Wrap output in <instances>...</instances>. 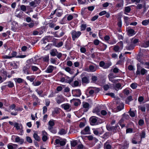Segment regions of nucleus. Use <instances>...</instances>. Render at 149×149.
<instances>
[{
    "label": "nucleus",
    "instance_id": "nucleus-1",
    "mask_svg": "<svg viewBox=\"0 0 149 149\" xmlns=\"http://www.w3.org/2000/svg\"><path fill=\"white\" fill-rule=\"evenodd\" d=\"M72 40L74 41L76 38H78L81 34L80 31H76L75 30L72 31L71 33Z\"/></svg>",
    "mask_w": 149,
    "mask_h": 149
},
{
    "label": "nucleus",
    "instance_id": "nucleus-2",
    "mask_svg": "<svg viewBox=\"0 0 149 149\" xmlns=\"http://www.w3.org/2000/svg\"><path fill=\"white\" fill-rule=\"evenodd\" d=\"M109 80L113 83H116L118 82L120 79H114V78L116 77L113 73H110L108 76Z\"/></svg>",
    "mask_w": 149,
    "mask_h": 149
},
{
    "label": "nucleus",
    "instance_id": "nucleus-3",
    "mask_svg": "<svg viewBox=\"0 0 149 149\" xmlns=\"http://www.w3.org/2000/svg\"><path fill=\"white\" fill-rule=\"evenodd\" d=\"M31 68V64H27L23 68V71L24 73L28 74H31L30 69Z\"/></svg>",
    "mask_w": 149,
    "mask_h": 149
},
{
    "label": "nucleus",
    "instance_id": "nucleus-4",
    "mask_svg": "<svg viewBox=\"0 0 149 149\" xmlns=\"http://www.w3.org/2000/svg\"><path fill=\"white\" fill-rule=\"evenodd\" d=\"M72 95L74 97H79L81 94V91L79 89L72 90Z\"/></svg>",
    "mask_w": 149,
    "mask_h": 149
},
{
    "label": "nucleus",
    "instance_id": "nucleus-5",
    "mask_svg": "<svg viewBox=\"0 0 149 149\" xmlns=\"http://www.w3.org/2000/svg\"><path fill=\"white\" fill-rule=\"evenodd\" d=\"M61 31L60 33H59L60 32V30L55 31L54 34V36L58 38L63 36L65 34V32L63 30H61Z\"/></svg>",
    "mask_w": 149,
    "mask_h": 149
},
{
    "label": "nucleus",
    "instance_id": "nucleus-6",
    "mask_svg": "<svg viewBox=\"0 0 149 149\" xmlns=\"http://www.w3.org/2000/svg\"><path fill=\"white\" fill-rule=\"evenodd\" d=\"M81 133L83 135L91 134L89 127L88 126H86L84 129L81 131Z\"/></svg>",
    "mask_w": 149,
    "mask_h": 149
},
{
    "label": "nucleus",
    "instance_id": "nucleus-7",
    "mask_svg": "<svg viewBox=\"0 0 149 149\" xmlns=\"http://www.w3.org/2000/svg\"><path fill=\"white\" fill-rule=\"evenodd\" d=\"M32 97L33 100L35 101V102H33V105L34 106H36L40 104V100L36 95L33 94L32 95Z\"/></svg>",
    "mask_w": 149,
    "mask_h": 149
},
{
    "label": "nucleus",
    "instance_id": "nucleus-8",
    "mask_svg": "<svg viewBox=\"0 0 149 149\" xmlns=\"http://www.w3.org/2000/svg\"><path fill=\"white\" fill-rule=\"evenodd\" d=\"M147 71L143 68L140 69V68H137L136 73L137 75H139L141 73V74L143 75L147 73Z\"/></svg>",
    "mask_w": 149,
    "mask_h": 149
},
{
    "label": "nucleus",
    "instance_id": "nucleus-9",
    "mask_svg": "<svg viewBox=\"0 0 149 149\" xmlns=\"http://www.w3.org/2000/svg\"><path fill=\"white\" fill-rule=\"evenodd\" d=\"M55 68H56V67L52 65H49L45 70V72L49 73H51L53 72Z\"/></svg>",
    "mask_w": 149,
    "mask_h": 149
},
{
    "label": "nucleus",
    "instance_id": "nucleus-10",
    "mask_svg": "<svg viewBox=\"0 0 149 149\" xmlns=\"http://www.w3.org/2000/svg\"><path fill=\"white\" fill-rule=\"evenodd\" d=\"M70 102H74V104L75 106H77L80 105L81 103V100L79 99L73 98L70 101Z\"/></svg>",
    "mask_w": 149,
    "mask_h": 149
},
{
    "label": "nucleus",
    "instance_id": "nucleus-11",
    "mask_svg": "<svg viewBox=\"0 0 149 149\" xmlns=\"http://www.w3.org/2000/svg\"><path fill=\"white\" fill-rule=\"evenodd\" d=\"M15 137V142L17 143H19L20 144H22L24 142V139H20V137L17 136H13Z\"/></svg>",
    "mask_w": 149,
    "mask_h": 149
},
{
    "label": "nucleus",
    "instance_id": "nucleus-12",
    "mask_svg": "<svg viewBox=\"0 0 149 149\" xmlns=\"http://www.w3.org/2000/svg\"><path fill=\"white\" fill-rule=\"evenodd\" d=\"M102 123V121L100 119L94 116V125H98Z\"/></svg>",
    "mask_w": 149,
    "mask_h": 149
},
{
    "label": "nucleus",
    "instance_id": "nucleus-13",
    "mask_svg": "<svg viewBox=\"0 0 149 149\" xmlns=\"http://www.w3.org/2000/svg\"><path fill=\"white\" fill-rule=\"evenodd\" d=\"M83 107L85 109L84 110V112H86L88 111L89 109V103L85 102H82Z\"/></svg>",
    "mask_w": 149,
    "mask_h": 149
},
{
    "label": "nucleus",
    "instance_id": "nucleus-14",
    "mask_svg": "<svg viewBox=\"0 0 149 149\" xmlns=\"http://www.w3.org/2000/svg\"><path fill=\"white\" fill-rule=\"evenodd\" d=\"M57 97L59 99H56V101L58 104H60L64 101V98L62 95H58Z\"/></svg>",
    "mask_w": 149,
    "mask_h": 149
},
{
    "label": "nucleus",
    "instance_id": "nucleus-15",
    "mask_svg": "<svg viewBox=\"0 0 149 149\" xmlns=\"http://www.w3.org/2000/svg\"><path fill=\"white\" fill-rule=\"evenodd\" d=\"M31 69L33 72H37V74L40 73L41 71L40 70L37 66H35L32 65L31 64Z\"/></svg>",
    "mask_w": 149,
    "mask_h": 149
},
{
    "label": "nucleus",
    "instance_id": "nucleus-16",
    "mask_svg": "<svg viewBox=\"0 0 149 149\" xmlns=\"http://www.w3.org/2000/svg\"><path fill=\"white\" fill-rule=\"evenodd\" d=\"M127 33L129 36H131L135 35L136 33L134 30L130 29H128L127 30Z\"/></svg>",
    "mask_w": 149,
    "mask_h": 149
},
{
    "label": "nucleus",
    "instance_id": "nucleus-17",
    "mask_svg": "<svg viewBox=\"0 0 149 149\" xmlns=\"http://www.w3.org/2000/svg\"><path fill=\"white\" fill-rule=\"evenodd\" d=\"M81 14L84 17L88 13V10L86 8H83L82 9L81 11Z\"/></svg>",
    "mask_w": 149,
    "mask_h": 149
},
{
    "label": "nucleus",
    "instance_id": "nucleus-18",
    "mask_svg": "<svg viewBox=\"0 0 149 149\" xmlns=\"http://www.w3.org/2000/svg\"><path fill=\"white\" fill-rule=\"evenodd\" d=\"M35 78L36 77L33 75L31 76H28L26 77V79L29 81L31 82H33Z\"/></svg>",
    "mask_w": 149,
    "mask_h": 149
},
{
    "label": "nucleus",
    "instance_id": "nucleus-19",
    "mask_svg": "<svg viewBox=\"0 0 149 149\" xmlns=\"http://www.w3.org/2000/svg\"><path fill=\"white\" fill-rule=\"evenodd\" d=\"M84 70L88 72H93V65H90L89 68H85Z\"/></svg>",
    "mask_w": 149,
    "mask_h": 149
},
{
    "label": "nucleus",
    "instance_id": "nucleus-20",
    "mask_svg": "<svg viewBox=\"0 0 149 149\" xmlns=\"http://www.w3.org/2000/svg\"><path fill=\"white\" fill-rule=\"evenodd\" d=\"M81 81L82 83L85 84L88 83L89 82V79L86 77H84L82 78Z\"/></svg>",
    "mask_w": 149,
    "mask_h": 149
},
{
    "label": "nucleus",
    "instance_id": "nucleus-21",
    "mask_svg": "<svg viewBox=\"0 0 149 149\" xmlns=\"http://www.w3.org/2000/svg\"><path fill=\"white\" fill-rule=\"evenodd\" d=\"M6 83H7L8 84L7 85H6L5 86H7L9 88H12L14 86L13 83L10 81H8Z\"/></svg>",
    "mask_w": 149,
    "mask_h": 149
},
{
    "label": "nucleus",
    "instance_id": "nucleus-22",
    "mask_svg": "<svg viewBox=\"0 0 149 149\" xmlns=\"http://www.w3.org/2000/svg\"><path fill=\"white\" fill-rule=\"evenodd\" d=\"M14 79L15 82L18 84L22 83L24 81V80L23 79L20 78H15Z\"/></svg>",
    "mask_w": 149,
    "mask_h": 149
},
{
    "label": "nucleus",
    "instance_id": "nucleus-23",
    "mask_svg": "<svg viewBox=\"0 0 149 149\" xmlns=\"http://www.w3.org/2000/svg\"><path fill=\"white\" fill-rule=\"evenodd\" d=\"M135 46L134 45L131 43L130 45H128L126 47L127 49L129 50L133 49Z\"/></svg>",
    "mask_w": 149,
    "mask_h": 149
},
{
    "label": "nucleus",
    "instance_id": "nucleus-24",
    "mask_svg": "<svg viewBox=\"0 0 149 149\" xmlns=\"http://www.w3.org/2000/svg\"><path fill=\"white\" fill-rule=\"evenodd\" d=\"M33 137L34 139L38 141H40V139L39 136L36 133H34Z\"/></svg>",
    "mask_w": 149,
    "mask_h": 149
},
{
    "label": "nucleus",
    "instance_id": "nucleus-25",
    "mask_svg": "<svg viewBox=\"0 0 149 149\" xmlns=\"http://www.w3.org/2000/svg\"><path fill=\"white\" fill-rule=\"evenodd\" d=\"M77 140H74L71 141V146L72 147H75L77 144Z\"/></svg>",
    "mask_w": 149,
    "mask_h": 149
},
{
    "label": "nucleus",
    "instance_id": "nucleus-26",
    "mask_svg": "<svg viewBox=\"0 0 149 149\" xmlns=\"http://www.w3.org/2000/svg\"><path fill=\"white\" fill-rule=\"evenodd\" d=\"M121 85L120 83L116 84L114 87V89L116 91L118 90L119 89H121Z\"/></svg>",
    "mask_w": 149,
    "mask_h": 149
},
{
    "label": "nucleus",
    "instance_id": "nucleus-27",
    "mask_svg": "<svg viewBox=\"0 0 149 149\" xmlns=\"http://www.w3.org/2000/svg\"><path fill=\"white\" fill-rule=\"evenodd\" d=\"M58 133L61 135H64L67 133V132L64 129L62 128L60 130Z\"/></svg>",
    "mask_w": 149,
    "mask_h": 149
},
{
    "label": "nucleus",
    "instance_id": "nucleus-28",
    "mask_svg": "<svg viewBox=\"0 0 149 149\" xmlns=\"http://www.w3.org/2000/svg\"><path fill=\"white\" fill-rule=\"evenodd\" d=\"M94 113L97 115H100V110L98 107H97L94 110Z\"/></svg>",
    "mask_w": 149,
    "mask_h": 149
},
{
    "label": "nucleus",
    "instance_id": "nucleus-29",
    "mask_svg": "<svg viewBox=\"0 0 149 149\" xmlns=\"http://www.w3.org/2000/svg\"><path fill=\"white\" fill-rule=\"evenodd\" d=\"M124 107V104L122 103H120L117 107V108L118 111H120L123 109Z\"/></svg>",
    "mask_w": 149,
    "mask_h": 149
},
{
    "label": "nucleus",
    "instance_id": "nucleus-30",
    "mask_svg": "<svg viewBox=\"0 0 149 149\" xmlns=\"http://www.w3.org/2000/svg\"><path fill=\"white\" fill-rule=\"evenodd\" d=\"M36 91L37 92V93L40 96L42 97H44V95H43L42 94L43 92V91L42 90H40L39 91L38 90V89H36Z\"/></svg>",
    "mask_w": 149,
    "mask_h": 149
},
{
    "label": "nucleus",
    "instance_id": "nucleus-31",
    "mask_svg": "<svg viewBox=\"0 0 149 149\" xmlns=\"http://www.w3.org/2000/svg\"><path fill=\"white\" fill-rule=\"evenodd\" d=\"M73 80V78H70L68 76L67 77V79H65V82L70 84Z\"/></svg>",
    "mask_w": 149,
    "mask_h": 149
},
{
    "label": "nucleus",
    "instance_id": "nucleus-32",
    "mask_svg": "<svg viewBox=\"0 0 149 149\" xmlns=\"http://www.w3.org/2000/svg\"><path fill=\"white\" fill-rule=\"evenodd\" d=\"M42 82L41 81H33L32 83V84L35 86H39L41 84Z\"/></svg>",
    "mask_w": 149,
    "mask_h": 149
},
{
    "label": "nucleus",
    "instance_id": "nucleus-33",
    "mask_svg": "<svg viewBox=\"0 0 149 149\" xmlns=\"http://www.w3.org/2000/svg\"><path fill=\"white\" fill-rule=\"evenodd\" d=\"M113 50L116 52H119L120 51V47L117 45H115L113 47Z\"/></svg>",
    "mask_w": 149,
    "mask_h": 149
},
{
    "label": "nucleus",
    "instance_id": "nucleus-34",
    "mask_svg": "<svg viewBox=\"0 0 149 149\" xmlns=\"http://www.w3.org/2000/svg\"><path fill=\"white\" fill-rule=\"evenodd\" d=\"M23 109L22 106H17L16 107L15 111H21Z\"/></svg>",
    "mask_w": 149,
    "mask_h": 149
},
{
    "label": "nucleus",
    "instance_id": "nucleus-35",
    "mask_svg": "<svg viewBox=\"0 0 149 149\" xmlns=\"http://www.w3.org/2000/svg\"><path fill=\"white\" fill-rule=\"evenodd\" d=\"M149 23V19L144 20L142 22V24L144 26L147 25Z\"/></svg>",
    "mask_w": 149,
    "mask_h": 149
},
{
    "label": "nucleus",
    "instance_id": "nucleus-36",
    "mask_svg": "<svg viewBox=\"0 0 149 149\" xmlns=\"http://www.w3.org/2000/svg\"><path fill=\"white\" fill-rule=\"evenodd\" d=\"M10 65L13 67V69H17L18 68V66L16 63L14 62L13 63H11L10 64Z\"/></svg>",
    "mask_w": 149,
    "mask_h": 149
},
{
    "label": "nucleus",
    "instance_id": "nucleus-37",
    "mask_svg": "<svg viewBox=\"0 0 149 149\" xmlns=\"http://www.w3.org/2000/svg\"><path fill=\"white\" fill-rule=\"evenodd\" d=\"M56 52L57 53H58V52H57V50L56 49L54 50L53 49L51 51V52H50V54L52 56H56Z\"/></svg>",
    "mask_w": 149,
    "mask_h": 149
},
{
    "label": "nucleus",
    "instance_id": "nucleus-38",
    "mask_svg": "<svg viewBox=\"0 0 149 149\" xmlns=\"http://www.w3.org/2000/svg\"><path fill=\"white\" fill-rule=\"evenodd\" d=\"M61 10V11H57L56 12V15L58 17H60L63 14V11L60 9L57 10Z\"/></svg>",
    "mask_w": 149,
    "mask_h": 149
},
{
    "label": "nucleus",
    "instance_id": "nucleus-39",
    "mask_svg": "<svg viewBox=\"0 0 149 149\" xmlns=\"http://www.w3.org/2000/svg\"><path fill=\"white\" fill-rule=\"evenodd\" d=\"M86 27V24H82L81 26V31H84L85 30Z\"/></svg>",
    "mask_w": 149,
    "mask_h": 149
},
{
    "label": "nucleus",
    "instance_id": "nucleus-40",
    "mask_svg": "<svg viewBox=\"0 0 149 149\" xmlns=\"http://www.w3.org/2000/svg\"><path fill=\"white\" fill-rule=\"evenodd\" d=\"M111 65V63H105L103 68L107 69L109 68Z\"/></svg>",
    "mask_w": 149,
    "mask_h": 149
},
{
    "label": "nucleus",
    "instance_id": "nucleus-41",
    "mask_svg": "<svg viewBox=\"0 0 149 149\" xmlns=\"http://www.w3.org/2000/svg\"><path fill=\"white\" fill-rule=\"evenodd\" d=\"M48 124L49 126L53 127L55 125L54 122L53 120H49L48 122Z\"/></svg>",
    "mask_w": 149,
    "mask_h": 149
},
{
    "label": "nucleus",
    "instance_id": "nucleus-42",
    "mask_svg": "<svg viewBox=\"0 0 149 149\" xmlns=\"http://www.w3.org/2000/svg\"><path fill=\"white\" fill-rule=\"evenodd\" d=\"M123 0L120 1V3H118L116 5V6L117 7H121L123 6Z\"/></svg>",
    "mask_w": 149,
    "mask_h": 149
},
{
    "label": "nucleus",
    "instance_id": "nucleus-43",
    "mask_svg": "<svg viewBox=\"0 0 149 149\" xmlns=\"http://www.w3.org/2000/svg\"><path fill=\"white\" fill-rule=\"evenodd\" d=\"M26 141L29 143H31L33 142L31 138L29 136H26Z\"/></svg>",
    "mask_w": 149,
    "mask_h": 149
},
{
    "label": "nucleus",
    "instance_id": "nucleus-44",
    "mask_svg": "<svg viewBox=\"0 0 149 149\" xmlns=\"http://www.w3.org/2000/svg\"><path fill=\"white\" fill-rule=\"evenodd\" d=\"M48 39L47 37L44 38L42 40V42L43 44H46L48 42Z\"/></svg>",
    "mask_w": 149,
    "mask_h": 149
},
{
    "label": "nucleus",
    "instance_id": "nucleus-45",
    "mask_svg": "<svg viewBox=\"0 0 149 149\" xmlns=\"http://www.w3.org/2000/svg\"><path fill=\"white\" fill-rule=\"evenodd\" d=\"M143 47L145 48L149 47V40L144 42L143 45Z\"/></svg>",
    "mask_w": 149,
    "mask_h": 149
},
{
    "label": "nucleus",
    "instance_id": "nucleus-46",
    "mask_svg": "<svg viewBox=\"0 0 149 149\" xmlns=\"http://www.w3.org/2000/svg\"><path fill=\"white\" fill-rule=\"evenodd\" d=\"M48 25L49 27L51 29L54 28V26L56 25V24L53 22L49 23Z\"/></svg>",
    "mask_w": 149,
    "mask_h": 149
},
{
    "label": "nucleus",
    "instance_id": "nucleus-47",
    "mask_svg": "<svg viewBox=\"0 0 149 149\" xmlns=\"http://www.w3.org/2000/svg\"><path fill=\"white\" fill-rule=\"evenodd\" d=\"M104 146L105 149H111V146L109 144H107V143L104 144Z\"/></svg>",
    "mask_w": 149,
    "mask_h": 149
},
{
    "label": "nucleus",
    "instance_id": "nucleus-48",
    "mask_svg": "<svg viewBox=\"0 0 149 149\" xmlns=\"http://www.w3.org/2000/svg\"><path fill=\"white\" fill-rule=\"evenodd\" d=\"M66 140L65 139H64L63 140L61 141L60 145L61 146H64L66 144Z\"/></svg>",
    "mask_w": 149,
    "mask_h": 149
},
{
    "label": "nucleus",
    "instance_id": "nucleus-49",
    "mask_svg": "<svg viewBox=\"0 0 149 149\" xmlns=\"http://www.w3.org/2000/svg\"><path fill=\"white\" fill-rule=\"evenodd\" d=\"M20 9L23 11H25L26 10V7L25 5H22L20 6Z\"/></svg>",
    "mask_w": 149,
    "mask_h": 149
},
{
    "label": "nucleus",
    "instance_id": "nucleus-50",
    "mask_svg": "<svg viewBox=\"0 0 149 149\" xmlns=\"http://www.w3.org/2000/svg\"><path fill=\"white\" fill-rule=\"evenodd\" d=\"M69 45H70V43L68 41H66L65 42V47L68 50H70V49L71 48V47Z\"/></svg>",
    "mask_w": 149,
    "mask_h": 149
},
{
    "label": "nucleus",
    "instance_id": "nucleus-51",
    "mask_svg": "<svg viewBox=\"0 0 149 149\" xmlns=\"http://www.w3.org/2000/svg\"><path fill=\"white\" fill-rule=\"evenodd\" d=\"M137 86V84L136 83H133L130 85L131 87L133 89L136 88Z\"/></svg>",
    "mask_w": 149,
    "mask_h": 149
},
{
    "label": "nucleus",
    "instance_id": "nucleus-52",
    "mask_svg": "<svg viewBox=\"0 0 149 149\" xmlns=\"http://www.w3.org/2000/svg\"><path fill=\"white\" fill-rule=\"evenodd\" d=\"M86 94L87 96V97H88L89 96L88 93H89L90 95H91L93 94V90H91L89 91L88 93H87V91L86 92Z\"/></svg>",
    "mask_w": 149,
    "mask_h": 149
},
{
    "label": "nucleus",
    "instance_id": "nucleus-53",
    "mask_svg": "<svg viewBox=\"0 0 149 149\" xmlns=\"http://www.w3.org/2000/svg\"><path fill=\"white\" fill-rule=\"evenodd\" d=\"M30 5L31 6H33L35 7L37 6V4H36V3L35 1H32L30 3Z\"/></svg>",
    "mask_w": 149,
    "mask_h": 149
},
{
    "label": "nucleus",
    "instance_id": "nucleus-54",
    "mask_svg": "<svg viewBox=\"0 0 149 149\" xmlns=\"http://www.w3.org/2000/svg\"><path fill=\"white\" fill-rule=\"evenodd\" d=\"M132 97L131 96H129L126 101V102L127 104H129V102L132 101Z\"/></svg>",
    "mask_w": 149,
    "mask_h": 149
},
{
    "label": "nucleus",
    "instance_id": "nucleus-55",
    "mask_svg": "<svg viewBox=\"0 0 149 149\" xmlns=\"http://www.w3.org/2000/svg\"><path fill=\"white\" fill-rule=\"evenodd\" d=\"M116 42L117 41L115 39H113L112 41H109L107 42L108 43L111 45H113L116 43Z\"/></svg>",
    "mask_w": 149,
    "mask_h": 149
},
{
    "label": "nucleus",
    "instance_id": "nucleus-56",
    "mask_svg": "<svg viewBox=\"0 0 149 149\" xmlns=\"http://www.w3.org/2000/svg\"><path fill=\"white\" fill-rule=\"evenodd\" d=\"M9 107L12 110L14 109L15 110V108L16 107V106L15 104H12Z\"/></svg>",
    "mask_w": 149,
    "mask_h": 149
},
{
    "label": "nucleus",
    "instance_id": "nucleus-57",
    "mask_svg": "<svg viewBox=\"0 0 149 149\" xmlns=\"http://www.w3.org/2000/svg\"><path fill=\"white\" fill-rule=\"evenodd\" d=\"M63 45V42L62 41L58 42L56 45V46L58 47H61Z\"/></svg>",
    "mask_w": 149,
    "mask_h": 149
},
{
    "label": "nucleus",
    "instance_id": "nucleus-58",
    "mask_svg": "<svg viewBox=\"0 0 149 149\" xmlns=\"http://www.w3.org/2000/svg\"><path fill=\"white\" fill-rule=\"evenodd\" d=\"M45 104L47 106H48L50 105V100L48 99H46L45 100Z\"/></svg>",
    "mask_w": 149,
    "mask_h": 149
},
{
    "label": "nucleus",
    "instance_id": "nucleus-59",
    "mask_svg": "<svg viewBox=\"0 0 149 149\" xmlns=\"http://www.w3.org/2000/svg\"><path fill=\"white\" fill-rule=\"evenodd\" d=\"M131 10V8L129 6L126 7L125 8V12L129 13Z\"/></svg>",
    "mask_w": 149,
    "mask_h": 149
},
{
    "label": "nucleus",
    "instance_id": "nucleus-60",
    "mask_svg": "<svg viewBox=\"0 0 149 149\" xmlns=\"http://www.w3.org/2000/svg\"><path fill=\"white\" fill-rule=\"evenodd\" d=\"M42 113L43 114H45L47 111V107L46 106H44L43 108Z\"/></svg>",
    "mask_w": 149,
    "mask_h": 149
},
{
    "label": "nucleus",
    "instance_id": "nucleus-61",
    "mask_svg": "<svg viewBox=\"0 0 149 149\" xmlns=\"http://www.w3.org/2000/svg\"><path fill=\"white\" fill-rule=\"evenodd\" d=\"M146 134L145 132L144 131H142L141 133L140 134V136L141 138H144L145 137Z\"/></svg>",
    "mask_w": 149,
    "mask_h": 149
},
{
    "label": "nucleus",
    "instance_id": "nucleus-62",
    "mask_svg": "<svg viewBox=\"0 0 149 149\" xmlns=\"http://www.w3.org/2000/svg\"><path fill=\"white\" fill-rule=\"evenodd\" d=\"M48 139L47 136L43 135L42 136V140L44 142H45L47 141Z\"/></svg>",
    "mask_w": 149,
    "mask_h": 149
},
{
    "label": "nucleus",
    "instance_id": "nucleus-63",
    "mask_svg": "<svg viewBox=\"0 0 149 149\" xmlns=\"http://www.w3.org/2000/svg\"><path fill=\"white\" fill-rule=\"evenodd\" d=\"M85 125L84 122H80L79 125V127L80 128H82L85 126Z\"/></svg>",
    "mask_w": 149,
    "mask_h": 149
},
{
    "label": "nucleus",
    "instance_id": "nucleus-64",
    "mask_svg": "<svg viewBox=\"0 0 149 149\" xmlns=\"http://www.w3.org/2000/svg\"><path fill=\"white\" fill-rule=\"evenodd\" d=\"M66 17L65 16L61 20V24H64L66 23V21L65 20Z\"/></svg>",
    "mask_w": 149,
    "mask_h": 149
}]
</instances>
